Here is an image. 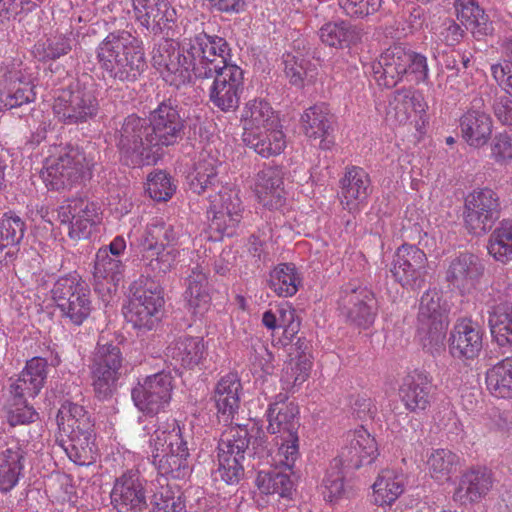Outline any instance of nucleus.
I'll use <instances>...</instances> for the list:
<instances>
[{"instance_id":"nucleus-1","label":"nucleus","mask_w":512,"mask_h":512,"mask_svg":"<svg viewBox=\"0 0 512 512\" xmlns=\"http://www.w3.org/2000/svg\"><path fill=\"white\" fill-rule=\"evenodd\" d=\"M216 450L215 478L228 485H237L247 467L255 468L250 457L267 454L266 436L256 423L235 424L222 433Z\"/></svg>"},{"instance_id":"nucleus-2","label":"nucleus","mask_w":512,"mask_h":512,"mask_svg":"<svg viewBox=\"0 0 512 512\" xmlns=\"http://www.w3.org/2000/svg\"><path fill=\"white\" fill-rule=\"evenodd\" d=\"M103 79L115 84L133 83L147 69L142 43L131 33H110L97 47Z\"/></svg>"},{"instance_id":"nucleus-3","label":"nucleus","mask_w":512,"mask_h":512,"mask_svg":"<svg viewBox=\"0 0 512 512\" xmlns=\"http://www.w3.org/2000/svg\"><path fill=\"white\" fill-rule=\"evenodd\" d=\"M57 424L68 433V444L63 445L67 456L75 464L89 465L94 460L95 422L82 405L65 400L57 413Z\"/></svg>"},{"instance_id":"nucleus-4","label":"nucleus","mask_w":512,"mask_h":512,"mask_svg":"<svg viewBox=\"0 0 512 512\" xmlns=\"http://www.w3.org/2000/svg\"><path fill=\"white\" fill-rule=\"evenodd\" d=\"M100 111L95 83L84 74L60 91L53 103L57 120L64 125H79L94 120Z\"/></svg>"},{"instance_id":"nucleus-5","label":"nucleus","mask_w":512,"mask_h":512,"mask_svg":"<svg viewBox=\"0 0 512 512\" xmlns=\"http://www.w3.org/2000/svg\"><path fill=\"white\" fill-rule=\"evenodd\" d=\"M370 69L378 85L386 88L396 86L404 75L413 76L416 82H426L428 79L426 57L402 45L387 48L370 65Z\"/></svg>"},{"instance_id":"nucleus-6","label":"nucleus","mask_w":512,"mask_h":512,"mask_svg":"<svg viewBox=\"0 0 512 512\" xmlns=\"http://www.w3.org/2000/svg\"><path fill=\"white\" fill-rule=\"evenodd\" d=\"M124 356L118 338L100 336L90 360V376L95 397L109 400L117 391L122 374Z\"/></svg>"},{"instance_id":"nucleus-7","label":"nucleus","mask_w":512,"mask_h":512,"mask_svg":"<svg viewBox=\"0 0 512 512\" xmlns=\"http://www.w3.org/2000/svg\"><path fill=\"white\" fill-rule=\"evenodd\" d=\"M114 142L120 161L129 167H140L155 160L154 143H150V131L145 118L131 114L124 118L114 132Z\"/></svg>"},{"instance_id":"nucleus-8","label":"nucleus","mask_w":512,"mask_h":512,"mask_svg":"<svg viewBox=\"0 0 512 512\" xmlns=\"http://www.w3.org/2000/svg\"><path fill=\"white\" fill-rule=\"evenodd\" d=\"M131 297L124 312L128 323L139 330L154 329L163 315L164 296L160 283L139 278L130 286Z\"/></svg>"},{"instance_id":"nucleus-9","label":"nucleus","mask_w":512,"mask_h":512,"mask_svg":"<svg viewBox=\"0 0 512 512\" xmlns=\"http://www.w3.org/2000/svg\"><path fill=\"white\" fill-rule=\"evenodd\" d=\"M186 52L192 61V71L197 79H211L212 76L228 66L231 49L225 38L206 32L196 34L190 39Z\"/></svg>"},{"instance_id":"nucleus-10","label":"nucleus","mask_w":512,"mask_h":512,"mask_svg":"<svg viewBox=\"0 0 512 512\" xmlns=\"http://www.w3.org/2000/svg\"><path fill=\"white\" fill-rule=\"evenodd\" d=\"M93 165V158L83 149L67 146L47 159L42 178L49 189H65L89 175Z\"/></svg>"},{"instance_id":"nucleus-11","label":"nucleus","mask_w":512,"mask_h":512,"mask_svg":"<svg viewBox=\"0 0 512 512\" xmlns=\"http://www.w3.org/2000/svg\"><path fill=\"white\" fill-rule=\"evenodd\" d=\"M51 297L61 316L80 326L92 311L91 291L77 273L59 277L52 289Z\"/></svg>"},{"instance_id":"nucleus-12","label":"nucleus","mask_w":512,"mask_h":512,"mask_svg":"<svg viewBox=\"0 0 512 512\" xmlns=\"http://www.w3.org/2000/svg\"><path fill=\"white\" fill-rule=\"evenodd\" d=\"M145 119L150 131V143H154L158 155L164 148L177 145L185 136V113L174 99L161 101Z\"/></svg>"},{"instance_id":"nucleus-13","label":"nucleus","mask_w":512,"mask_h":512,"mask_svg":"<svg viewBox=\"0 0 512 512\" xmlns=\"http://www.w3.org/2000/svg\"><path fill=\"white\" fill-rule=\"evenodd\" d=\"M266 416L268 432L276 435L277 461L291 469L299 457V408L290 402L278 410L267 409Z\"/></svg>"},{"instance_id":"nucleus-14","label":"nucleus","mask_w":512,"mask_h":512,"mask_svg":"<svg viewBox=\"0 0 512 512\" xmlns=\"http://www.w3.org/2000/svg\"><path fill=\"white\" fill-rule=\"evenodd\" d=\"M210 207L207 211L209 231L215 240L237 234L241 221L245 219V208L236 189L223 187L207 196Z\"/></svg>"},{"instance_id":"nucleus-15","label":"nucleus","mask_w":512,"mask_h":512,"mask_svg":"<svg viewBox=\"0 0 512 512\" xmlns=\"http://www.w3.org/2000/svg\"><path fill=\"white\" fill-rule=\"evenodd\" d=\"M499 195L490 188H478L465 197L463 220L465 228L475 236L486 235L500 219Z\"/></svg>"},{"instance_id":"nucleus-16","label":"nucleus","mask_w":512,"mask_h":512,"mask_svg":"<svg viewBox=\"0 0 512 512\" xmlns=\"http://www.w3.org/2000/svg\"><path fill=\"white\" fill-rule=\"evenodd\" d=\"M496 87L486 86L474 96L470 106L459 118V129L463 140L474 148L485 146L491 139L493 120L486 105L492 101Z\"/></svg>"},{"instance_id":"nucleus-17","label":"nucleus","mask_w":512,"mask_h":512,"mask_svg":"<svg viewBox=\"0 0 512 512\" xmlns=\"http://www.w3.org/2000/svg\"><path fill=\"white\" fill-rule=\"evenodd\" d=\"M448 324V311L440 293L436 290L426 291L420 299L417 315V332L424 347L442 344Z\"/></svg>"},{"instance_id":"nucleus-18","label":"nucleus","mask_w":512,"mask_h":512,"mask_svg":"<svg viewBox=\"0 0 512 512\" xmlns=\"http://www.w3.org/2000/svg\"><path fill=\"white\" fill-rule=\"evenodd\" d=\"M172 391L171 373L161 371L139 380L131 390V398L140 412L153 417L169 406Z\"/></svg>"},{"instance_id":"nucleus-19","label":"nucleus","mask_w":512,"mask_h":512,"mask_svg":"<svg viewBox=\"0 0 512 512\" xmlns=\"http://www.w3.org/2000/svg\"><path fill=\"white\" fill-rule=\"evenodd\" d=\"M338 306L346 321L356 327L368 329L374 323L377 311L374 293L358 281L341 288Z\"/></svg>"},{"instance_id":"nucleus-20","label":"nucleus","mask_w":512,"mask_h":512,"mask_svg":"<svg viewBox=\"0 0 512 512\" xmlns=\"http://www.w3.org/2000/svg\"><path fill=\"white\" fill-rule=\"evenodd\" d=\"M152 65L160 72L163 80L179 88L191 80L192 61L186 50L171 41H165L152 52Z\"/></svg>"},{"instance_id":"nucleus-21","label":"nucleus","mask_w":512,"mask_h":512,"mask_svg":"<svg viewBox=\"0 0 512 512\" xmlns=\"http://www.w3.org/2000/svg\"><path fill=\"white\" fill-rule=\"evenodd\" d=\"M377 456L376 440L361 426L347 432L338 456L332 461L335 467H343L346 471L352 472L363 465L371 464Z\"/></svg>"},{"instance_id":"nucleus-22","label":"nucleus","mask_w":512,"mask_h":512,"mask_svg":"<svg viewBox=\"0 0 512 512\" xmlns=\"http://www.w3.org/2000/svg\"><path fill=\"white\" fill-rule=\"evenodd\" d=\"M209 101L222 112H233L239 107L244 91V71L237 65L228 66L212 76Z\"/></svg>"},{"instance_id":"nucleus-23","label":"nucleus","mask_w":512,"mask_h":512,"mask_svg":"<svg viewBox=\"0 0 512 512\" xmlns=\"http://www.w3.org/2000/svg\"><path fill=\"white\" fill-rule=\"evenodd\" d=\"M146 480L137 470H128L116 478L111 502L118 512H143L148 507Z\"/></svg>"},{"instance_id":"nucleus-24","label":"nucleus","mask_w":512,"mask_h":512,"mask_svg":"<svg viewBox=\"0 0 512 512\" xmlns=\"http://www.w3.org/2000/svg\"><path fill=\"white\" fill-rule=\"evenodd\" d=\"M427 256L416 245H401L393 259L391 273L403 287L417 289L425 281Z\"/></svg>"},{"instance_id":"nucleus-25","label":"nucleus","mask_w":512,"mask_h":512,"mask_svg":"<svg viewBox=\"0 0 512 512\" xmlns=\"http://www.w3.org/2000/svg\"><path fill=\"white\" fill-rule=\"evenodd\" d=\"M135 21L149 33L160 35L175 21V9L168 0H131Z\"/></svg>"},{"instance_id":"nucleus-26","label":"nucleus","mask_w":512,"mask_h":512,"mask_svg":"<svg viewBox=\"0 0 512 512\" xmlns=\"http://www.w3.org/2000/svg\"><path fill=\"white\" fill-rule=\"evenodd\" d=\"M49 371L47 359L33 357L26 362L24 369L9 387L10 396L18 403H24L26 398L36 397L44 387Z\"/></svg>"},{"instance_id":"nucleus-27","label":"nucleus","mask_w":512,"mask_h":512,"mask_svg":"<svg viewBox=\"0 0 512 512\" xmlns=\"http://www.w3.org/2000/svg\"><path fill=\"white\" fill-rule=\"evenodd\" d=\"M399 396L409 411L426 410L434 399V386L431 377L428 373L418 370L407 374L402 379Z\"/></svg>"},{"instance_id":"nucleus-28","label":"nucleus","mask_w":512,"mask_h":512,"mask_svg":"<svg viewBox=\"0 0 512 512\" xmlns=\"http://www.w3.org/2000/svg\"><path fill=\"white\" fill-rule=\"evenodd\" d=\"M484 262L473 253H461L451 260L446 280L463 293L475 289L484 276Z\"/></svg>"},{"instance_id":"nucleus-29","label":"nucleus","mask_w":512,"mask_h":512,"mask_svg":"<svg viewBox=\"0 0 512 512\" xmlns=\"http://www.w3.org/2000/svg\"><path fill=\"white\" fill-rule=\"evenodd\" d=\"M335 118L325 104H316L307 108L301 116L304 134L311 141H318L322 150L330 149L333 144Z\"/></svg>"},{"instance_id":"nucleus-30","label":"nucleus","mask_w":512,"mask_h":512,"mask_svg":"<svg viewBox=\"0 0 512 512\" xmlns=\"http://www.w3.org/2000/svg\"><path fill=\"white\" fill-rule=\"evenodd\" d=\"M478 302L487 307L488 325L497 344L512 347V303H497L491 292L481 293Z\"/></svg>"},{"instance_id":"nucleus-31","label":"nucleus","mask_w":512,"mask_h":512,"mask_svg":"<svg viewBox=\"0 0 512 512\" xmlns=\"http://www.w3.org/2000/svg\"><path fill=\"white\" fill-rule=\"evenodd\" d=\"M482 331L470 319L458 321L449 337V351L454 358L474 359L482 350Z\"/></svg>"},{"instance_id":"nucleus-32","label":"nucleus","mask_w":512,"mask_h":512,"mask_svg":"<svg viewBox=\"0 0 512 512\" xmlns=\"http://www.w3.org/2000/svg\"><path fill=\"white\" fill-rule=\"evenodd\" d=\"M242 384L236 374L229 373L216 383L212 400L217 409L218 419L226 425L233 424L235 415L240 407Z\"/></svg>"},{"instance_id":"nucleus-33","label":"nucleus","mask_w":512,"mask_h":512,"mask_svg":"<svg viewBox=\"0 0 512 512\" xmlns=\"http://www.w3.org/2000/svg\"><path fill=\"white\" fill-rule=\"evenodd\" d=\"M493 485L492 472L486 467H472L459 480L453 499L462 505L479 502Z\"/></svg>"},{"instance_id":"nucleus-34","label":"nucleus","mask_w":512,"mask_h":512,"mask_svg":"<svg viewBox=\"0 0 512 512\" xmlns=\"http://www.w3.org/2000/svg\"><path fill=\"white\" fill-rule=\"evenodd\" d=\"M340 183L342 203L350 212L358 210L360 205L365 204L372 193L369 174L358 166L347 168Z\"/></svg>"},{"instance_id":"nucleus-35","label":"nucleus","mask_w":512,"mask_h":512,"mask_svg":"<svg viewBox=\"0 0 512 512\" xmlns=\"http://www.w3.org/2000/svg\"><path fill=\"white\" fill-rule=\"evenodd\" d=\"M243 142L258 155L269 158L279 155L286 147V137L279 126H271L258 130L245 127Z\"/></svg>"},{"instance_id":"nucleus-36","label":"nucleus","mask_w":512,"mask_h":512,"mask_svg":"<svg viewBox=\"0 0 512 512\" xmlns=\"http://www.w3.org/2000/svg\"><path fill=\"white\" fill-rule=\"evenodd\" d=\"M283 172L279 167L267 166L259 171L256 192L260 203L270 210L280 208L285 202Z\"/></svg>"},{"instance_id":"nucleus-37","label":"nucleus","mask_w":512,"mask_h":512,"mask_svg":"<svg viewBox=\"0 0 512 512\" xmlns=\"http://www.w3.org/2000/svg\"><path fill=\"white\" fill-rule=\"evenodd\" d=\"M205 353L202 338L183 335L166 348V357L175 368H193L200 363Z\"/></svg>"},{"instance_id":"nucleus-38","label":"nucleus","mask_w":512,"mask_h":512,"mask_svg":"<svg viewBox=\"0 0 512 512\" xmlns=\"http://www.w3.org/2000/svg\"><path fill=\"white\" fill-rule=\"evenodd\" d=\"M26 231L25 222L15 213H3L0 219V264L12 262Z\"/></svg>"},{"instance_id":"nucleus-39","label":"nucleus","mask_w":512,"mask_h":512,"mask_svg":"<svg viewBox=\"0 0 512 512\" xmlns=\"http://www.w3.org/2000/svg\"><path fill=\"white\" fill-rule=\"evenodd\" d=\"M274 460L277 465H280L276 456ZM283 467L285 470H288L289 473L280 470L278 467L272 468L268 471H259L256 477V485L264 494L277 495L282 499L292 500L296 494L295 481L291 477L292 468L289 469L284 465Z\"/></svg>"},{"instance_id":"nucleus-40","label":"nucleus","mask_w":512,"mask_h":512,"mask_svg":"<svg viewBox=\"0 0 512 512\" xmlns=\"http://www.w3.org/2000/svg\"><path fill=\"white\" fill-rule=\"evenodd\" d=\"M218 161L209 155H201L192 171L186 176L188 189L195 194L216 192L220 186L218 178Z\"/></svg>"},{"instance_id":"nucleus-41","label":"nucleus","mask_w":512,"mask_h":512,"mask_svg":"<svg viewBox=\"0 0 512 512\" xmlns=\"http://www.w3.org/2000/svg\"><path fill=\"white\" fill-rule=\"evenodd\" d=\"M318 35L323 44L345 49L361 42L362 30L348 21L328 22L319 29Z\"/></svg>"},{"instance_id":"nucleus-42","label":"nucleus","mask_w":512,"mask_h":512,"mask_svg":"<svg viewBox=\"0 0 512 512\" xmlns=\"http://www.w3.org/2000/svg\"><path fill=\"white\" fill-rule=\"evenodd\" d=\"M184 298L194 314L202 315L208 310L211 302L209 295L207 274L199 264L191 269L186 279Z\"/></svg>"},{"instance_id":"nucleus-43","label":"nucleus","mask_w":512,"mask_h":512,"mask_svg":"<svg viewBox=\"0 0 512 512\" xmlns=\"http://www.w3.org/2000/svg\"><path fill=\"white\" fill-rule=\"evenodd\" d=\"M186 442L184 433L176 419L171 418L165 422H159L149 440L152 459H157L161 454L171 452Z\"/></svg>"},{"instance_id":"nucleus-44","label":"nucleus","mask_w":512,"mask_h":512,"mask_svg":"<svg viewBox=\"0 0 512 512\" xmlns=\"http://www.w3.org/2000/svg\"><path fill=\"white\" fill-rule=\"evenodd\" d=\"M406 484L407 477L404 473L382 471L373 484V503L377 506H390L404 492Z\"/></svg>"},{"instance_id":"nucleus-45","label":"nucleus","mask_w":512,"mask_h":512,"mask_svg":"<svg viewBox=\"0 0 512 512\" xmlns=\"http://www.w3.org/2000/svg\"><path fill=\"white\" fill-rule=\"evenodd\" d=\"M140 250L146 273V276L142 275L140 278L154 280L157 283L172 269L178 254L175 248H158L148 252L146 247H140Z\"/></svg>"},{"instance_id":"nucleus-46","label":"nucleus","mask_w":512,"mask_h":512,"mask_svg":"<svg viewBox=\"0 0 512 512\" xmlns=\"http://www.w3.org/2000/svg\"><path fill=\"white\" fill-rule=\"evenodd\" d=\"M34 86L29 82L14 81L0 90V110H15L13 114L21 117V113L35 101Z\"/></svg>"},{"instance_id":"nucleus-47","label":"nucleus","mask_w":512,"mask_h":512,"mask_svg":"<svg viewBox=\"0 0 512 512\" xmlns=\"http://www.w3.org/2000/svg\"><path fill=\"white\" fill-rule=\"evenodd\" d=\"M189 457V448L187 442L177 446L171 452L161 454L157 459H153L158 473L161 476H170L173 479L185 478L190 471L187 461Z\"/></svg>"},{"instance_id":"nucleus-48","label":"nucleus","mask_w":512,"mask_h":512,"mask_svg":"<svg viewBox=\"0 0 512 512\" xmlns=\"http://www.w3.org/2000/svg\"><path fill=\"white\" fill-rule=\"evenodd\" d=\"M486 385L493 396L512 399V357H506L487 370Z\"/></svg>"},{"instance_id":"nucleus-49","label":"nucleus","mask_w":512,"mask_h":512,"mask_svg":"<svg viewBox=\"0 0 512 512\" xmlns=\"http://www.w3.org/2000/svg\"><path fill=\"white\" fill-rule=\"evenodd\" d=\"M126 264L108 253L107 248H100L96 253L93 276L97 281L104 280L116 288L124 279Z\"/></svg>"},{"instance_id":"nucleus-50","label":"nucleus","mask_w":512,"mask_h":512,"mask_svg":"<svg viewBox=\"0 0 512 512\" xmlns=\"http://www.w3.org/2000/svg\"><path fill=\"white\" fill-rule=\"evenodd\" d=\"M242 120L245 121V126L249 125L252 130L280 125L277 113L270 103L263 99L248 101L243 109Z\"/></svg>"},{"instance_id":"nucleus-51","label":"nucleus","mask_w":512,"mask_h":512,"mask_svg":"<svg viewBox=\"0 0 512 512\" xmlns=\"http://www.w3.org/2000/svg\"><path fill=\"white\" fill-rule=\"evenodd\" d=\"M178 237L179 232L171 224L154 220L147 225L140 241V247H146L148 252H153L154 249L158 248H173L172 245Z\"/></svg>"},{"instance_id":"nucleus-52","label":"nucleus","mask_w":512,"mask_h":512,"mask_svg":"<svg viewBox=\"0 0 512 512\" xmlns=\"http://www.w3.org/2000/svg\"><path fill=\"white\" fill-rule=\"evenodd\" d=\"M430 476L438 482H446L457 472L460 457L449 449H435L427 458Z\"/></svg>"},{"instance_id":"nucleus-53","label":"nucleus","mask_w":512,"mask_h":512,"mask_svg":"<svg viewBox=\"0 0 512 512\" xmlns=\"http://www.w3.org/2000/svg\"><path fill=\"white\" fill-rule=\"evenodd\" d=\"M301 278L292 263L278 264L271 272L269 287L280 297H290L297 293Z\"/></svg>"},{"instance_id":"nucleus-54","label":"nucleus","mask_w":512,"mask_h":512,"mask_svg":"<svg viewBox=\"0 0 512 512\" xmlns=\"http://www.w3.org/2000/svg\"><path fill=\"white\" fill-rule=\"evenodd\" d=\"M488 253L498 262L506 263L512 259V220H502L490 234Z\"/></svg>"},{"instance_id":"nucleus-55","label":"nucleus","mask_w":512,"mask_h":512,"mask_svg":"<svg viewBox=\"0 0 512 512\" xmlns=\"http://www.w3.org/2000/svg\"><path fill=\"white\" fill-rule=\"evenodd\" d=\"M411 103L410 88L394 91L386 108L387 117L398 124L406 123L411 115Z\"/></svg>"},{"instance_id":"nucleus-56","label":"nucleus","mask_w":512,"mask_h":512,"mask_svg":"<svg viewBox=\"0 0 512 512\" xmlns=\"http://www.w3.org/2000/svg\"><path fill=\"white\" fill-rule=\"evenodd\" d=\"M282 63L284 65L285 76L289 80V83L297 88H302L307 75V65L309 64V62L303 58V52H300V55H295L292 52L284 53Z\"/></svg>"},{"instance_id":"nucleus-57","label":"nucleus","mask_w":512,"mask_h":512,"mask_svg":"<svg viewBox=\"0 0 512 512\" xmlns=\"http://www.w3.org/2000/svg\"><path fill=\"white\" fill-rule=\"evenodd\" d=\"M350 471L343 467H335L334 461H331L323 479V495L329 502H334L341 498L345 492L344 480Z\"/></svg>"},{"instance_id":"nucleus-58","label":"nucleus","mask_w":512,"mask_h":512,"mask_svg":"<svg viewBox=\"0 0 512 512\" xmlns=\"http://www.w3.org/2000/svg\"><path fill=\"white\" fill-rule=\"evenodd\" d=\"M175 191L170 176L165 171L150 173L147 182V192L156 201H167Z\"/></svg>"},{"instance_id":"nucleus-59","label":"nucleus","mask_w":512,"mask_h":512,"mask_svg":"<svg viewBox=\"0 0 512 512\" xmlns=\"http://www.w3.org/2000/svg\"><path fill=\"white\" fill-rule=\"evenodd\" d=\"M41 49L40 46L37 48L40 60H56L71 51V40L64 36L50 38L41 45Z\"/></svg>"},{"instance_id":"nucleus-60","label":"nucleus","mask_w":512,"mask_h":512,"mask_svg":"<svg viewBox=\"0 0 512 512\" xmlns=\"http://www.w3.org/2000/svg\"><path fill=\"white\" fill-rule=\"evenodd\" d=\"M27 400L28 398L24 403H18L11 396L12 404L7 413V421L11 427L30 424L38 419V413L32 406L28 405Z\"/></svg>"},{"instance_id":"nucleus-61","label":"nucleus","mask_w":512,"mask_h":512,"mask_svg":"<svg viewBox=\"0 0 512 512\" xmlns=\"http://www.w3.org/2000/svg\"><path fill=\"white\" fill-rule=\"evenodd\" d=\"M339 4L347 16L364 18L376 13L382 5V0H340Z\"/></svg>"},{"instance_id":"nucleus-62","label":"nucleus","mask_w":512,"mask_h":512,"mask_svg":"<svg viewBox=\"0 0 512 512\" xmlns=\"http://www.w3.org/2000/svg\"><path fill=\"white\" fill-rule=\"evenodd\" d=\"M72 217L68 215H65L63 213V219L62 222L67 225L68 228V236L70 239L78 241L81 239H87L91 232L92 227L94 226V220L93 219H80L76 217V213L71 214Z\"/></svg>"},{"instance_id":"nucleus-63","label":"nucleus","mask_w":512,"mask_h":512,"mask_svg":"<svg viewBox=\"0 0 512 512\" xmlns=\"http://www.w3.org/2000/svg\"><path fill=\"white\" fill-rule=\"evenodd\" d=\"M311 369V362L307 355H299L295 361H291L285 370L286 381L292 380L293 387L304 383Z\"/></svg>"},{"instance_id":"nucleus-64","label":"nucleus","mask_w":512,"mask_h":512,"mask_svg":"<svg viewBox=\"0 0 512 512\" xmlns=\"http://www.w3.org/2000/svg\"><path fill=\"white\" fill-rule=\"evenodd\" d=\"M44 0H0V17L15 19L22 12H29Z\"/></svg>"}]
</instances>
